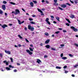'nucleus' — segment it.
I'll list each match as a JSON object with an SVG mask.
<instances>
[{"label": "nucleus", "mask_w": 78, "mask_h": 78, "mask_svg": "<svg viewBox=\"0 0 78 78\" xmlns=\"http://www.w3.org/2000/svg\"><path fill=\"white\" fill-rule=\"evenodd\" d=\"M12 14H15V15H17V14H20V11L18 9H16L15 10V12L14 11H12Z\"/></svg>", "instance_id": "f257e3e1"}, {"label": "nucleus", "mask_w": 78, "mask_h": 78, "mask_svg": "<svg viewBox=\"0 0 78 78\" xmlns=\"http://www.w3.org/2000/svg\"><path fill=\"white\" fill-rule=\"evenodd\" d=\"M28 28L29 30H30L32 31H34V27H31L30 25H29L28 26Z\"/></svg>", "instance_id": "f03ea898"}, {"label": "nucleus", "mask_w": 78, "mask_h": 78, "mask_svg": "<svg viewBox=\"0 0 78 78\" xmlns=\"http://www.w3.org/2000/svg\"><path fill=\"white\" fill-rule=\"evenodd\" d=\"M71 29H72L73 31H75V32H76V31H78V29L76 28H75V27L73 26H72L71 27Z\"/></svg>", "instance_id": "7ed1b4c3"}, {"label": "nucleus", "mask_w": 78, "mask_h": 78, "mask_svg": "<svg viewBox=\"0 0 78 78\" xmlns=\"http://www.w3.org/2000/svg\"><path fill=\"white\" fill-rule=\"evenodd\" d=\"M26 51L27 52V53H29V54L30 55H31L33 54V52H31L29 50L27 49Z\"/></svg>", "instance_id": "20e7f679"}, {"label": "nucleus", "mask_w": 78, "mask_h": 78, "mask_svg": "<svg viewBox=\"0 0 78 78\" xmlns=\"http://www.w3.org/2000/svg\"><path fill=\"white\" fill-rule=\"evenodd\" d=\"M2 8L3 10H5L6 9V6H5V5H2Z\"/></svg>", "instance_id": "39448f33"}, {"label": "nucleus", "mask_w": 78, "mask_h": 78, "mask_svg": "<svg viewBox=\"0 0 78 78\" xmlns=\"http://www.w3.org/2000/svg\"><path fill=\"white\" fill-rule=\"evenodd\" d=\"M61 6L62 8H66V7H67V5L65 4H62L61 5Z\"/></svg>", "instance_id": "423d86ee"}, {"label": "nucleus", "mask_w": 78, "mask_h": 78, "mask_svg": "<svg viewBox=\"0 0 78 78\" xmlns=\"http://www.w3.org/2000/svg\"><path fill=\"white\" fill-rule=\"evenodd\" d=\"M18 20V23L19 24H20V25H21L22 23H24V21H23L22 22H21L20 20Z\"/></svg>", "instance_id": "0eeeda50"}, {"label": "nucleus", "mask_w": 78, "mask_h": 78, "mask_svg": "<svg viewBox=\"0 0 78 78\" xmlns=\"http://www.w3.org/2000/svg\"><path fill=\"white\" fill-rule=\"evenodd\" d=\"M8 26L6 24H4L3 25H2V27L3 28H5V27H7Z\"/></svg>", "instance_id": "6e6552de"}, {"label": "nucleus", "mask_w": 78, "mask_h": 78, "mask_svg": "<svg viewBox=\"0 0 78 78\" xmlns=\"http://www.w3.org/2000/svg\"><path fill=\"white\" fill-rule=\"evenodd\" d=\"M5 52L7 53V54H9V55H11V52L10 51H7L6 50L5 51Z\"/></svg>", "instance_id": "1a4fd4ad"}, {"label": "nucleus", "mask_w": 78, "mask_h": 78, "mask_svg": "<svg viewBox=\"0 0 78 78\" xmlns=\"http://www.w3.org/2000/svg\"><path fill=\"white\" fill-rule=\"evenodd\" d=\"M50 42V39H48L45 41V44H48Z\"/></svg>", "instance_id": "9d476101"}, {"label": "nucleus", "mask_w": 78, "mask_h": 78, "mask_svg": "<svg viewBox=\"0 0 78 78\" xmlns=\"http://www.w3.org/2000/svg\"><path fill=\"white\" fill-rule=\"evenodd\" d=\"M37 63H38V64H39L40 62H41V61L40 60V59H37Z\"/></svg>", "instance_id": "9b49d317"}, {"label": "nucleus", "mask_w": 78, "mask_h": 78, "mask_svg": "<svg viewBox=\"0 0 78 78\" xmlns=\"http://www.w3.org/2000/svg\"><path fill=\"white\" fill-rule=\"evenodd\" d=\"M45 47L47 48H50V45H47L45 46Z\"/></svg>", "instance_id": "f8f14e48"}, {"label": "nucleus", "mask_w": 78, "mask_h": 78, "mask_svg": "<svg viewBox=\"0 0 78 78\" xmlns=\"http://www.w3.org/2000/svg\"><path fill=\"white\" fill-rule=\"evenodd\" d=\"M48 20H46L45 21L46 22H47V23H48V25H50L51 24L50 22V21H49Z\"/></svg>", "instance_id": "ddd939ff"}, {"label": "nucleus", "mask_w": 78, "mask_h": 78, "mask_svg": "<svg viewBox=\"0 0 78 78\" xmlns=\"http://www.w3.org/2000/svg\"><path fill=\"white\" fill-rule=\"evenodd\" d=\"M9 3H10V4H11L12 5H16V3L12 2H9Z\"/></svg>", "instance_id": "4468645a"}, {"label": "nucleus", "mask_w": 78, "mask_h": 78, "mask_svg": "<svg viewBox=\"0 0 78 78\" xmlns=\"http://www.w3.org/2000/svg\"><path fill=\"white\" fill-rule=\"evenodd\" d=\"M70 17L71 18H72V19H73V18H74V17H75V15H71L70 16Z\"/></svg>", "instance_id": "2eb2a0df"}, {"label": "nucleus", "mask_w": 78, "mask_h": 78, "mask_svg": "<svg viewBox=\"0 0 78 78\" xmlns=\"http://www.w3.org/2000/svg\"><path fill=\"white\" fill-rule=\"evenodd\" d=\"M30 23H31V24H33L34 25H36V23L34 22L33 21H30Z\"/></svg>", "instance_id": "dca6fc26"}, {"label": "nucleus", "mask_w": 78, "mask_h": 78, "mask_svg": "<svg viewBox=\"0 0 78 78\" xmlns=\"http://www.w3.org/2000/svg\"><path fill=\"white\" fill-rule=\"evenodd\" d=\"M37 9L38 11H39V12H41V13H42V10H41V9H39L38 8H37Z\"/></svg>", "instance_id": "f3484780"}, {"label": "nucleus", "mask_w": 78, "mask_h": 78, "mask_svg": "<svg viewBox=\"0 0 78 78\" xmlns=\"http://www.w3.org/2000/svg\"><path fill=\"white\" fill-rule=\"evenodd\" d=\"M45 35H46V36H49V34H48V33L47 32H45L44 33Z\"/></svg>", "instance_id": "a211bd4d"}, {"label": "nucleus", "mask_w": 78, "mask_h": 78, "mask_svg": "<svg viewBox=\"0 0 78 78\" xmlns=\"http://www.w3.org/2000/svg\"><path fill=\"white\" fill-rule=\"evenodd\" d=\"M30 5L31 6H32V7H33V5H34V4H33V2H30Z\"/></svg>", "instance_id": "6ab92c4d"}, {"label": "nucleus", "mask_w": 78, "mask_h": 78, "mask_svg": "<svg viewBox=\"0 0 78 78\" xmlns=\"http://www.w3.org/2000/svg\"><path fill=\"white\" fill-rule=\"evenodd\" d=\"M56 68L57 69H61V68L59 66H56Z\"/></svg>", "instance_id": "aec40b11"}, {"label": "nucleus", "mask_w": 78, "mask_h": 78, "mask_svg": "<svg viewBox=\"0 0 78 78\" xmlns=\"http://www.w3.org/2000/svg\"><path fill=\"white\" fill-rule=\"evenodd\" d=\"M6 69H7V70L8 71V70H10V68L8 67H7L6 68Z\"/></svg>", "instance_id": "412c9836"}, {"label": "nucleus", "mask_w": 78, "mask_h": 78, "mask_svg": "<svg viewBox=\"0 0 78 78\" xmlns=\"http://www.w3.org/2000/svg\"><path fill=\"white\" fill-rule=\"evenodd\" d=\"M29 50L30 51H33V49L31 48H29Z\"/></svg>", "instance_id": "4be33fe9"}, {"label": "nucleus", "mask_w": 78, "mask_h": 78, "mask_svg": "<svg viewBox=\"0 0 78 78\" xmlns=\"http://www.w3.org/2000/svg\"><path fill=\"white\" fill-rule=\"evenodd\" d=\"M62 59H64V60H65V59H67V57H63L62 58Z\"/></svg>", "instance_id": "5701e85b"}, {"label": "nucleus", "mask_w": 78, "mask_h": 78, "mask_svg": "<svg viewBox=\"0 0 78 78\" xmlns=\"http://www.w3.org/2000/svg\"><path fill=\"white\" fill-rule=\"evenodd\" d=\"M18 36L20 38V39H23V38L22 37V36H21L20 35H19Z\"/></svg>", "instance_id": "b1692460"}, {"label": "nucleus", "mask_w": 78, "mask_h": 78, "mask_svg": "<svg viewBox=\"0 0 78 78\" xmlns=\"http://www.w3.org/2000/svg\"><path fill=\"white\" fill-rule=\"evenodd\" d=\"M9 62V61H8V62H6L5 63L6 65H7V66L9 65V63H8V62Z\"/></svg>", "instance_id": "393cba45"}, {"label": "nucleus", "mask_w": 78, "mask_h": 78, "mask_svg": "<svg viewBox=\"0 0 78 78\" xmlns=\"http://www.w3.org/2000/svg\"><path fill=\"white\" fill-rule=\"evenodd\" d=\"M10 59L11 61V62H13V59L12 58H10Z\"/></svg>", "instance_id": "a878e982"}, {"label": "nucleus", "mask_w": 78, "mask_h": 78, "mask_svg": "<svg viewBox=\"0 0 78 78\" xmlns=\"http://www.w3.org/2000/svg\"><path fill=\"white\" fill-rule=\"evenodd\" d=\"M78 66V64L75 65V66H74V68H76Z\"/></svg>", "instance_id": "bb28decb"}, {"label": "nucleus", "mask_w": 78, "mask_h": 78, "mask_svg": "<svg viewBox=\"0 0 78 78\" xmlns=\"http://www.w3.org/2000/svg\"><path fill=\"white\" fill-rule=\"evenodd\" d=\"M3 3H4V4H6V3H7V2L5 1H4L3 2Z\"/></svg>", "instance_id": "cd10ccee"}, {"label": "nucleus", "mask_w": 78, "mask_h": 78, "mask_svg": "<svg viewBox=\"0 0 78 78\" xmlns=\"http://www.w3.org/2000/svg\"><path fill=\"white\" fill-rule=\"evenodd\" d=\"M55 18L56 19H57V20H59V18L58 16L55 17Z\"/></svg>", "instance_id": "c85d7f7f"}, {"label": "nucleus", "mask_w": 78, "mask_h": 78, "mask_svg": "<svg viewBox=\"0 0 78 78\" xmlns=\"http://www.w3.org/2000/svg\"><path fill=\"white\" fill-rule=\"evenodd\" d=\"M54 5L55 6H56V5H58V3H54Z\"/></svg>", "instance_id": "c756f323"}, {"label": "nucleus", "mask_w": 78, "mask_h": 78, "mask_svg": "<svg viewBox=\"0 0 78 78\" xmlns=\"http://www.w3.org/2000/svg\"><path fill=\"white\" fill-rule=\"evenodd\" d=\"M32 2H34V3H35V4L37 3V1H33Z\"/></svg>", "instance_id": "7c9ffc66"}, {"label": "nucleus", "mask_w": 78, "mask_h": 78, "mask_svg": "<svg viewBox=\"0 0 78 78\" xmlns=\"http://www.w3.org/2000/svg\"><path fill=\"white\" fill-rule=\"evenodd\" d=\"M3 11H2V10L0 9V14H2Z\"/></svg>", "instance_id": "2f4dec72"}, {"label": "nucleus", "mask_w": 78, "mask_h": 78, "mask_svg": "<svg viewBox=\"0 0 78 78\" xmlns=\"http://www.w3.org/2000/svg\"><path fill=\"white\" fill-rule=\"evenodd\" d=\"M69 56H70V57H73V55H72L70 54H69Z\"/></svg>", "instance_id": "473e14b6"}, {"label": "nucleus", "mask_w": 78, "mask_h": 78, "mask_svg": "<svg viewBox=\"0 0 78 78\" xmlns=\"http://www.w3.org/2000/svg\"><path fill=\"white\" fill-rule=\"evenodd\" d=\"M66 25L67 26H68V27H69V26H70V24L68 23H66Z\"/></svg>", "instance_id": "72a5a7b5"}, {"label": "nucleus", "mask_w": 78, "mask_h": 78, "mask_svg": "<svg viewBox=\"0 0 78 78\" xmlns=\"http://www.w3.org/2000/svg\"><path fill=\"white\" fill-rule=\"evenodd\" d=\"M0 56L1 57V58H2V57H3V54L0 53Z\"/></svg>", "instance_id": "f704fd0d"}, {"label": "nucleus", "mask_w": 78, "mask_h": 78, "mask_svg": "<svg viewBox=\"0 0 78 78\" xmlns=\"http://www.w3.org/2000/svg\"><path fill=\"white\" fill-rule=\"evenodd\" d=\"M25 40H26V41L27 42H29V41H28V40L27 39V38H25Z\"/></svg>", "instance_id": "c9c22d12"}, {"label": "nucleus", "mask_w": 78, "mask_h": 78, "mask_svg": "<svg viewBox=\"0 0 78 78\" xmlns=\"http://www.w3.org/2000/svg\"><path fill=\"white\" fill-rule=\"evenodd\" d=\"M67 21V22H68V23H70L71 22L70 21V20H66Z\"/></svg>", "instance_id": "e433bc0d"}, {"label": "nucleus", "mask_w": 78, "mask_h": 78, "mask_svg": "<svg viewBox=\"0 0 78 78\" xmlns=\"http://www.w3.org/2000/svg\"><path fill=\"white\" fill-rule=\"evenodd\" d=\"M58 8L60 10H63V9H62V8H61L60 7H58Z\"/></svg>", "instance_id": "4c0bfd02"}, {"label": "nucleus", "mask_w": 78, "mask_h": 78, "mask_svg": "<svg viewBox=\"0 0 78 78\" xmlns=\"http://www.w3.org/2000/svg\"><path fill=\"white\" fill-rule=\"evenodd\" d=\"M67 67V66H64L63 67V69H66Z\"/></svg>", "instance_id": "58836bf2"}, {"label": "nucleus", "mask_w": 78, "mask_h": 78, "mask_svg": "<svg viewBox=\"0 0 78 78\" xmlns=\"http://www.w3.org/2000/svg\"><path fill=\"white\" fill-rule=\"evenodd\" d=\"M59 31H58L55 32L56 34H58V33H59Z\"/></svg>", "instance_id": "ea45409f"}, {"label": "nucleus", "mask_w": 78, "mask_h": 78, "mask_svg": "<svg viewBox=\"0 0 78 78\" xmlns=\"http://www.w3.org/2000/svg\"><path fill=\"white\" fill-rule=\"evenodd\" d=\"M65 45L64 44H61L60 45L61 47H64V46Z\"/></svg>", "instance_id": "a19ab883"}, {"label": "nucleus", "mask_w": 78, "mask_h": 78, "mask_svg": "<svg viewBox=\"0 0 78 78\" xmlns=\"http://www.w3.org/2000/svg\"><path fill=\"white\" fill-rule=\"evenodd\" d=\"M54 2L55 3H57V2H58V1L57 0H54Z\"/></svg>", "instance_id": "79ce46f5"}, {"label": "nucleus", "mask_w": 78, "mask_h": 78, "mask_svg": "<svg viewBox=\"0 0 78 78\" xmlns=\"http://www.w3.org/2000/svg\"><path fill=\"white\" fill-rule=\"evenodd\" d=\"M74 45L76 46V47H78V44H76V43H74Z\"/></svg>", "instance_id": "37998d69"}, {"label": "nucleus", "mask_w": 78, "mask_h": 78, "mask_svg": "<svg viewBox=\"0 0 78 78\" xmlns=\"http://www.w3.org/2000/svg\"><path fill=\"white\" fill-rule=\"evenodd\" d=\"M51 50H54L55 51L56 50V49H55L53 48H51Z\"/></svg>", "instance_id": "c03bdc74"}, {"label": "nucleus", "mask_w": 78, "mask_h": 78, "mask_svg": "<svg viewBox=\"0 0 78 78\" xmlns=\"http://www.w3.org/2000/svg\"><path fill=\"white\" fill-rule=\"evenodd\" d=\"M14 72H17V69H15L14 70Z\"/></svg>", "instance_id": "a18cd8bd"}, {"label": "nucleus", "mask_w": 78, "mask_h": 78, "mask_svg": "<svg viewBox=\"0 0 78 78\" xmlns=\"http://www.w3.org/2000/svg\"><path fill=\"white\" fill-rule=\"evenodd\" d=\"M66 5H68L69 6H71V5L69 4V3H66Z\"/></svg>", "instance_id": "49530a36"}, {"label": "nucleus", "mask_w": 78, "mask_h": 78, "mask_svg": "<svg viewBox=\"0 0 78 78\" xmlns=\"http://www.w3.org/2000/svg\"><path fill=\"white\" fill-rule=\"evenodd\" d=\"M63 33H67V31H66V30H63Z\"/></svg>", "instance_id": "de8ad7c7"}, {"label": "nucleus", "mask_w": 78, "mask_h": 78, "mask_svg": "<svg viewBox=\"0 0 78 78\" xmlns=\"http://www.w3.org/2000/svg\"><path fill=\"white\" fill-rule=\"evenodd\" d=\"M61 57L62 58V56H63V53H62L61 55H60Z\"/></svg>", "instance_id": "09e8293b"}, {"label": "nucleus", "mask_w": 78, "mask_h": 78, "mask_svg": "<svg viewBox=\"0 0 78 78\" xmlns=\"http://www.w3.org/2000/svg\"><path fill=\"white\" fill-rule=\"evenodd\" d=\"M45 2H46V3H47V4H48L49 3V2H48L47 1H46Z\"/></svg>", "instance_id": "8fccbe9b"}, {"label": "nucleus", "mask_w": 78, "mask_h": 78, "mask_svg": "<svg viewBox=\"0 0 78 78\" xmlns=\"http://www.w3.org/2000/svg\"><path fill=\"white\" fill-rule=\"evenodd\" d=\"M51 17L52 19H54V16H51Z\"/></svg>", "instance_id": "3c124183"}, {"label": "nucleus", "mask_w": 78, "mask_h": 78, "mask_svg": "<svg viewBox=\"0 0 78 78\" xmlns=\"http://www.w3.org/2000/svg\"><path fill=\"white\" fill-rule=\"evenodd\" d=\"M74 2H75V3H76H76H78V2H77V1H74Z\"/></svg>", "instance_id": "603ef678"}, {"label": "nucleus", "mask_w": 78, "mask_h": 78, "mask_svg": "<svg viewBox=\"0 0 78 78\" xmlns=\"http://www.w3.org/2000/svg\"><path fill=\"white\" fill-rule=\"evenodd\" d=\"M17 66H20V64L19 63H17Z\"/></svg>", "instance_id": "864d4df0"}, {"label": "nucleus", "mask_w": 78, "mask_h": 78, "mask_svg": "<svg viewBox=\"0 0 78 78\" xmlns=\"http://www.w3.org/2000/svg\"><path fill=\"white\" fill-rule=\"evenodd\" d=\"M41 16H44V13H43V12H42V13H41Z\"/></svg>", "instance_id": "5fc2aeb1"}, {"label": "nucleus", "mask_w": 78, "mask_h": 78, "mask_svg": "<svg viewBox=\"0 0 78 78\" xmlns=\"http://www.w3.org/2000/svg\"><path fill=\"white\" fill-rule=\"evenodd\" d=\"M69 1H70L71 3H74L73 2L71 1V0H69Z\"/></svg>", "instance_id": "6e6d98bb"}, {"label": "nucleus", "mask_w": 78, "mask_h": 78, "mask_svg": "<svg viewBox=\"0 0 78 78\" xmlns=\"http://www.w3.org/2000/svg\"><path fill=\"white\" fill-rule=\"evenodd\" d=\"M44 58H47V57H48V56H47L46 55H44Z\"/></svg>", "instance_id": "4d7b16f0"}, {"label": "nucleus", "mask_w": 78, "mask_h": 78, "mask_svg": "<svg viewBox=\"0 0 78 78\" xmlns=\"http://www.w3.org/2000/svg\"><path fill=\"white\" fill-rule=\"evenodd\" d=\"M30 46L31 47H33V44H30Z\"/></svg>", "instance_id": "13d9d810"}, {"label": "nucleus", "mask_w": 78, "mask_h": 78, "mask_svg": "<svg viewBox=\"0 0 78 78\" xmlns=\"http://www.w3.org/2000/svg\"><path fill=\"white\" fill-rule=\"evenodd\" d=\"M65 73H68V72H69L68 71H66L65 72Z\"/></svg>", "instance_id": "bf43d9fd"}, {"label": "nucleus", "mask_w": 78, "mask_h": 78, "mask_svg": "<svg viewBox=\"0 0 78 78\" xmlns=\"http://www.w3.org/2000/svg\"><path fill=\"white\" fill-rule=\"evenodd\" d=\"M71 76L73 77H75V75L74 74H72Z\"/></svg>", "instance_id": "052dcab7"}, {"label": "nucleus", "mask_w": 78, "mask_h": 78, "mask_svg": "<svg viewBox=\"0 0 78 78\" xmlns=\"http://www.w3.org/2000/svg\"><path fill=\"white\" fill-rule=\"evenodd\" d=\"M53 23H57L56 22V21H53Z\"/></svg>", "instance_id": "680f3d73"}, {"label": "nucleus", "mask_w": 78, "mask_h": 78, "mask_svg": "<svg viewBox=\"0 0 78 78\" xmlns=\"http://www.w3.org/2000/svg\"><path fill=\"white\" fill-rule=\"evenodd\" d=\"M18 46H19V47H21V46H22V45H20V44H19L18 45Z\"/></svg>", "instance_id": "e2e57ef3"}, {"label": "nucleus", "mask_w": 78, "mask_h": 78, "mask_svg": "<svg viewBox=\"0 0 78 78\" xmlns=\"http://www.w3.org/2000/svg\"><path fill=\"white\" fill-rule=\"evenodd\" d=\"M9 67L10 68H11L12 67V66L10 65H9Z\"/></svg>", "instance_id": "0e129e2a"}, {"label": "nucleus", "mask_w": 78, "mask_h": 78, "mask_svg": "<svg viewBox=\"0 0 78 78\" xmlns=\"http://www.w3.org/2000/svg\"><path fill=\"white\" fill-rule=\"evenodd\" d=\"M3 62L4 63H6L7 62H6V60H5V61H3Z\"/></svg>", "instance_id": "69168bd1"}, {"label": "nucleus", "mask_w": 78, "mask_h": 78, "mask_svg": "<svg viewBox=\"0 0 78 78\" xmlns=\"http://www.w3.org/2000/svg\"><path fill=\"white\" fill-rule=\"evenodd\" d=\"M32 17H36V16L34 15H33L32 16Z\"/></svg>", "instance_id": "338daca9"}, {"label": "nucleus", "mask_w": 78, "mask_h": 78, "mask_svg": "<svg viewBox=\"0 0 78 78\" xmlns=\"http://www.w3.org/2000/svg\"><path fill=\"white\" fill-rule=\"evenodd\" d=\"M22 10L23 11H24V12H25V10H24V9H22Z\"/></svg>", "instance_id": "774afa93"}]
</instances>
